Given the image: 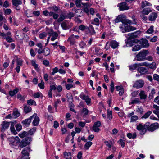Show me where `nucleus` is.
Returning a JSON list of instances; mask_svg holds the SVG:
<instances>
[{
	"label": "nucleus",
	"mask_w": 159,
	"mask_h": 159,
	"mask_svg": "<svg viewBox=\"0 0 159 159\" xmlns=\"http://www.w3.org/2000/svg\"><path fill=\"white\" fill-rule=\"evenodd\" d=\"M138 20H118L115 23L121 22L122 24L120 25L119 28L123 33L129 32L135 30L136 28L131 25H135L136 26L140 25L141 24L138 22Z\"/></svg>",
	"instance_id": "f257e3e1"
},
{
	"label": "nucleus",
	"mask_w": 159,
	"mask_h": 159,
	"mask_svg": "<svg viewBox=\"0 0 159 159\" xmlns=\"http://www.w3.org/2000/svg\"><path fill=\"white\" fill-rule=\"evenodd\" d=\"M149 122H147L145 124L140 123L137 125L136 129L139 131L141 135H144L147 132Z\"/></svg>",
	"instance_id": "f03ea898"
},
{
	"label": "nucleus",
	"mask_w": 159,
	"mask_h": 159,
	"mask_svg": "<svg viewBox=\"0 0 159 159\" xmlns=\"http://www.w3.org/2000/svg\"><path fill=\"white\" fill-rule=\"evenodd\" d=\"M149 53L148 50H143L139 52L136 56L135 59L137 61H142L145 60V57Z\"/></svg>",
	"instance_id": "7ed1b4c3"
},
{
	"label": "nucleus",
	"mask_w": 159,
	"mask_h": 159,
	"mask_svg": "<svg viewBox=\"0 0 159 159\" xmlns=\"http://www.w3.org/2000/svg\"><path fill=\"white\" fill-rule=\"evenodd\" d=\"M30 148L29 147L24 148L21 152V159H30L29 157V152L30 151Z\"/></svg>",
	"instance_id": "20e7f679"
},
{
	"label": "nucleus",
	"mask_w": 159,
	"mask_h": 159,
	"mask_svg": "<svg viewBox=\"0 0 159 159\" xmlns=\"http://www.w3.org/2000/svg\"><path fill=\"white\" fill-rule=\"evenodd\" d=\"M31 139L30 137H27L23 139L20 143V146L22 148L25 147L30 143Z\"/></svg>",
	"instance_id": "39448f33"
},
{
	"label": "nucleus",
	"mask_w": 159,
	"mask_h": 159,
	"mask_svg": "<svg viewBox=\"0 0 159 159\" xmlns=\"http://www.w3.org/2000/svg\"><path fill=\"white\" fill-rule=\"evenodd\" d=\"M48 30H47V31L50 36L52 37L51 38V40L52 41H54L57 38L58 36L56 32H54L52 29H48Z\"/></svg>",
	"instance_id": "423d86ee"
},
{
	"label": "nucleus",
	"mask_w": 159,
	"mask_h": 159,
	"mask_svg": "<svg viewBox=\"0 0 159 159\" xmlns=\"http://www.w3.org/2000/svg\"><path fill=\"white\" fill-rule=\"evenodd\" d=\"M148 125V130L150 131H153L159 128V124L157 123H152L151 125H150V123H149Z\"/></svg>",
	"instance_id": "0eeeda50"
},
{
	"label": "nucleus",
	"mask_w": 159,
	"mask_h": 159,
	"mask_svg": "<svg viewBox=\"0 0 159 159\" xmlns=\"http://www.w3.org/2000/svg\"><path fill=\"white\" fill-rule=\"evenodd\" d=\"M144 84V81L140 79L136 81L134 84L133 87L137 88H141L143 87Z\"/></svg>",
	"instance_id": "6e6552de"
},
{
	"label": "nucleus",
	"mask_w": 159,
	"mask_h": 159,
	"mask_svg": "<svg viewBox=\"0 0 159 159\" xmlns=\"http://www.w3.org/2000/svg\"><path fill=\"white\" fill-rule=\"evenodd\" d=\"M31 119H33V120L32 122L34 126L37 125L39 122V117L37 116V114L36 113H34L32 116H31Z\"/></svg>",
	"instance_id": "1a4fd4ad"
},
{
	"label": "nucleus",
	"mask_w": 159,
	"mask_h": 159,
	"mask_svg": "<svg viewBox=\"0 0 159 159\" xmlns=\"http://www.w3.org/2000/svg\"><path fill=\"white\" fill-rule=\"evenodd\" d=\"M117 6L121 11L127 10L129 9L127 4L125 2H123L118 4Z\"/></svg>",
	"instance_id": "9d476101"
},
{
	"label": "nucleus",
	"mask_w": 159,
	"mask_h": 159,
	"mask_svg": "<svg viewBox=\"0 0 159 159\" xmlns=\"http://www.w3.org/2000/svg\"><path fill=\"white\" fill-rule=\"evenodd\" d=\"M80 97L83 100H84L87 105L89 104L91 102V99L88 96L85 95L83 93L80 95Z\"/></svg>",
	"instance_id": "9b49d317"
},
{
	"label": "nucleus",
	"mask_w": 159,
	"mask_h": 159,
	"mask_svg": "<svg viewBox=\"0 0 159 159\" xmlns=\"http://www.w3.org/2000/svg\"><path fill=\"white\" fill-rule=\"evenodd\" d=\"M101 125V123L99 121L95 122L93 126V130L96 132H98L100 130L99 127Z\"/></svg>",
	"instance_id": "f8f14e48"
},
{
	"label": "nucleus",
	"mask_w": 159,
	"mask_h": 159,
	"mask_svg": "<svg viewBox=\"0 0 159 159\" xmlns=\"http://www.w3.org/2000/svg\"><path fill=\"white\" fill-rule=\"evenodd\" d=\"M140 43L142 48H147L149 45L148 41L145 39H141L140 41Z\"/></svg>",
	"instance_id": "ddd939ff"
},
{
	"label": "nucleus",
	"mask_w": 159,
	"mask_h": 159,
	"mask_svg": "<svg viewBox=\"0 0 159 159\" xmlns=\"http://www.w3.org/2000/svg\"><path fill=\"white\" fill-rule=\"evenodd\" d=\"M79 37V36L77 35H73L70 36L68 39L67 41L70 43V45H73L74 44L75 42V38L78 39Z\"/></svg>",
	"instance_id": "4468645a"
},
{
	"label": "nucleus",
	"mask_w": 159,
	"mask_h": 159,
	"mask_svg": "<svg viewBox=\"0 0 159 159\" xmlns=\"http://www.w3.org/2000/svg\"><path fill=\"white\" fill-rule=\"evenodd\" d=\"M140 33V31H137L133 33H129L128 34L129 36V39H134L138 37L139 36V34Z\"/></svg>",
	"instance_id": "2eb2a0df"
},
{
	"label": "nucleus",
	"mask_w": 159,
	"mask_h": 159,
	"mask_svg": "<svg viewBox=\"0 0 159 159\" xmlns=\"http://www.w3.org/2000/svg\"><path fill=\"white\" fill-rule=\"evenodd\" d=\"M109 45L112 48L115 49L119 46V43L115 40H112L109 42Z\"/></svg>",
	"instance_id": "dca6fc26"
},
{
	"label": "nucleus",
	"mask_w": 159,
	"mask_h": 159,
	"mask_svg": "<svg viewBox=\"0 0 159 159\" xmlns=\"http://www.w3.org/2000/svg\"><path fill=\"white\" fill-rule=\"evenodd\" d=\"M10 125L9 122L4 121L3 122L1 125V130L4 131L6 129L8 128Z\"/></svg>",
	"instance_id": "f3484780"
},
{
	"label": "nucleus",
	"mask_w": 159,
	"mask_h": 159,
	"mask_svg": "<svg viewBox=\"0 0 159 159\" xmlns=\"http://www.w3.org/2000/svg\"><path fill=\"white\" fill-rule=\"evenodd\" d=\"M31 120V117L30 116L28 118L25 119L22 121L21 123L25 126L28 127L30 125Z\"/></svg>",
	"instance_id": "a211bd4d"
},
{
	"label": "nucleus",
	"mask_w": 159,
	"mask_h": 159,
	"mask_svg": "<svg viewBox=\"0 0 159 159\" xmlns=\"http://www.w3.org/2000/svg\"><path fill=\"white\" fill-rule=\"evenodd\" d=\"M148 69L145 67H139L137 69L138 71L141 74H144L148 71Z\"/></svg>",
	"instance_id": "6ab92c4d"
},
{
	"label": "nucleus",
	"mask_w": 159,
	"mask_h": 159,
	"mask_svg": "<svg viewBox=\"0 0 159 159\" xmlns=\"http://www.w3.org/2000/svg\"><path fill=\"white\" fill-rule=\"evenodd\" d=\"M139 96L140 99L141 100H145L147 97V94H146L145 92L142 90H141L139 93Z\"/></svg>",
	"instance_id": "aec40b11"
},
{
	"label": "nucleus",
	"mask_w": 159,
	"mask_h": 159,
	"mask_svg": "<svg viewBox=\"0 0 159 159\" xmlns=\"http://www.w3.org/2000/svg\"><path fill=\"white\" fill-rule=\"evenodd\" d=\"M153 112L159 116V106L156 105H154L153 107Z\"/></svg>",
	"instance_id": "412c9836"
},
{
	"label": "nucleus",
	"mask_w": 159,
	"mask_h": 159,
	"mask_svg": "<svg viewBox=\"0 0 159 159\" xmlns=\"http://www.w3.org/2000/svg\"><path fill=\"white\" fill-rule=\"evenodd\" d=\"M157 14L155 12L151 13L149 16V20H155L157 17Z\"/></svg>",
	"instance_id": "4be33fe9"
},
{
	"label": "nucleus",
	"mask_w": 159,
	"mask_h": 159,
	"mask_svg": "<svg viewBox=\"0 0 159 159\" xmlns=\"http://www.w3.org/2000/svg\"><path fill=\"white\" fill-rule=\"evenodd\" d=\"M19 91V89L18 88H16L13 90H11L9 91V95L12 97L17 93Z\"/></svg>",
	"instance_id": "5701e85b"
},
{
	"label": "nucleus",
	"mask_w": 159,
	"mask_h": 159,
	"mask_svg": "<svg viewBox=\"0 0 159 159\" xmlns=\"http://www.w3.org/2000/svg\"><path fill=\"white\" fill-rule=\"evenodd\" d=\"M36 61L35 60H32L31 61L32 65L33 66L35 70L37 71H39V69L38 67V65L36 63Z\"/></svg>",
	"instance_id": "b1692460"
},
{
	"label": "nucleus",
	"mask_w": 159,
	"mask_h": 159,
	"mask_svg": "<svg viewBox=\"0 0 159 159\" xmlns=\"http://www.w3.org/2000/svg\"><path fill=\"white\" fill-rule=\"evenodd\" d=\"M115 20H128L126 18V16L123 14L118 15Z\"/></svg>",
	"instance_id": "393cba45"
},
{
	"label": "nucleus",
	"mask_w": 159,
	"mask_h": 159,
	"mask_svg": "<svg viewBox=\"0 0 159 159\" xmlns=\"http://www.w3.org/2000/svg\"><path fill=\"white\" fill-rule=\"evenodd\" d=\"M88 30L91 34H94L95 33L94 28L92 25H89Z\"/></svg>",
	"instance_id": "a878e982"
},
{
	"label": "nucleus",
	"mask_w": 159,
	"mask_h": 159,
	"mask_svg": "<svg viewBox=\"0 0 159 159\" xmlns=\"http://www.w3.org/2000/svg\"><path fill=\"white\" fill-rule=\"evenodd\" d=\"M152 4L146 1L143 2L141 3V7L144 8L146 6H152Z\"/></svg>",
	"instance_id": "bb28decb"
},
{
	"label": "nucleus",
	"mask_w": 159,
	"mask_h": 159,
	"mask_svg": "<svg viewBox=\"0 0 159 159\" xmlns=\"http://www.w3.org/2000/svg\"><path fill=\"white\" fill-rule=\"evenodd\" d=\"M20 114L16 109L14 110L12 114L13 118H16L20 116Z\"/></svg>",
	"instance_id": "cd10ccee"
},
{
	"label": "nucleus",
	"mask_w": 159,
	"mask_h": 159,
	"mask_svg": "<svg viewBox=\"0 0 159 159\" xmlns=\"http://www.w3.org/2000/svg\"><path fill=\"white\" fill-rule=\"evenodd\" d=\"M152 11V10L150 8H147L144 9L143 10L142 12L143 14L147 15Z\"/></svg>",
	"instance_id": "c85d7f7f"
},
{
	"label": "nucleus",
	"mask_w": 159,
	"mask_h": 159,
	"mask_svg": "<svg viewBox=\"0 0 159 159\" xmlns=\"http://www.w3.org/2000/svg\"><path fill=\"white\" fill-rule=\"evenodd\" d=\"M140 102V101L138 98H135L133 100H131V102L129 103V104L131 105L134 104H138Z\"/></svg>",
	"instance_id": "c756f323"
},
{
	"label": "nucleus",
	"mask_w": 159,
	"mask_h": 159,
	"mask_svg": "<svg viewBox=\"0 0 159 159\" xmlns=\"http://www.w3.org/2000/svg\"><path fill=\"white\" fill-rule=\"evenodd\" d=\"M107 116L108 119L110 120H111L113 118L112 111L108 110Z\"/></svg>",
	"instance_id": "7c9ffc66"
},
{
	"label": "nucleus",
	"mask_w": 159,
	"mask_h": 159,
	"mask_svg": "<svg viewBox=\"0 0 159 159\" xmlns=\"http://www.w3.org/2000/svg\"><path fill=\"white\" fill-rule=\"evenodd\" d=\"M61 26L65 30L69 29L70 27L68 23L66 22H63L61 24Z\"/></svg>",
	"instance_id": "2f4dec72"
},
{
	"label": "nucleus",
	"mask_w": 159,
	"mask_h": 159,
	"mask_svg": "<svg viewBox=\"0 0 159 159\" xmlns=\"http://www.w3.org/2000/svg\"><path fill=\"white\" fill-rule=\"evenodd\" d=\"M127 136L129 139H134L136 137V133H133V134L130 133H128L127 135Z\"/></svg>",
	"instance_id": "473e14b6"
},
{
	"label": "nucleus",
	"mask_w": 159,
	"mask_h": 159,
	"mask_svg": "<svg viewBox=\"0 0 159 159\" xmlns=\"http://www.w3.org/2000/svg\"><path fill=\"white\" fill-rule=\"evenodd\" d=\"M12 4L15 6H18L22 4L21 0H12Z\"/></svg>",
	"instance_id": "72a5a7b5"
},
{
	"label": "nucleus",
	"mask_w": 159,
	"mask_h": 159,
	"mask_svg": "<svg viewBox=\"0 0 159 159\" xmlns=\"http://www.w3.org/2000/svg\"><path fill=\"white\" fill-rule=\"evenodd\" d=\"M67 101L70 102H72L73 101V98L71 93H69L67 94Z\"/></svg>",
	"instance_id": "f704fd0d"
},
{
	"label": "nucleus",
	"mask_w": 159,
	"mask_h": 159,
	"mask_svg": "<svg viewBox=\"0 0 159 159\" xmlns=\"http://www.w3.org/2000/svg\"><path fill=\"white\" fill-rule=\"evenodd\" d=\"M92 144V142L90 141L88 142L84 145V148L86 150H88Z\"/></svg>",
	"instance_id": "c9c22d12"
},
{
	"label": "nucleus",
	"mask_w": 159,
	"mask_h": 159,
	"mask_svg": "<svg viewBox=\"0 0 159 159\" xmlns=\"http://www.w3.org/2000/svg\"><path fill=\"white\" fill-rule=\"evenodd\" d=\"M155 93L156 92L155 89H152L149 95L148 98L149 99H151L153 98L154 95L155 94Z\"/></svg>",
	"instance_id": "e433bc0d"
},
{
	"label": "nucleus",
	"mask_w": 159,
	"mask_h": 159,
	"mask_svg": "<svg viewBox=\"0 0 159 159\" xmlns=\"http://www.w3.org/2000/svg\"><path fill=\"white\" fill-rule=\"evenodd\" d=\"M10 129L13 134L15 135L17 134V132L15 129L14 125L13 123H11V125Z\"/></svg>",
	"instance_id": "4c0bfd02"
},
{
	"label": "nucleus",
	"mask_w": 159,
	"mask_h": 159,
	"mask_svg": "<svg viewBox=\"0 0 159 159\" xmlns=\"http://www.w3.org/2000/svg\"><path fill=\"white\" fill-rule=\"evenodd\" d=\"M105 143L106 146L108 147V150H111V146L113 145L112 142H109L108 141L105 142Z\"/></svg>",
	"instance_id": "58836bf2"
},
{
	"label": "nucleus",
	"mask_w": 159,
	"mask_h": 159,
	"mask_svg": "<svg viewBox=\"0 0 159 159\" xmlns=\"http://www.w3.org/2000/svg\"><path fill=\"white\" fill-rule=\"evenodd\" d=\"M24 111L25 113H27L30 112L32 111L31 108L28 106H25L24 107Z\"/></svg>",
	"instance_id": "ea45409f"
},
{
	"label": "nucleus",
	"mask_w": 159,
	"mask_h": 159,
	"mask_svg": "<svg viewBox=\"0 0 159 159\" xmlns=\"http://www.w3.org/2000/svg\"><path fill=\"white\" fill-rule=\"evenodd\" d=\"M43 53L46 56L49 55L50 53V51L49 49L48 48H44L43 50Z\"/></svg>",
	"instance_id": "a19ab883"
},
{
	"label": "nucleus",
	"mask_w": 159,
	"mask_h": 159,
	"mask_svg": "<svg viewBox=\"0 0 159 159\" xmlns=\"http://www.w3.org/2000/svg\"><path fill=\"white\" fill-rule=\"evenodd\" d=\"M36 128L35 127L33 128L30 129L28 132V135L30 134L31 135H33L36 132Z\"/></svg>",
	"instance_id": "79ce46f5"
},
{
	"label": "nucleus",
	"mask_w": 159,
	"mask_h": 159,
	"mask_svg": "<svg viewBox=\"0 0 159 159\" xmlns=\"http://www.w3.org/2000/svg\"><path fill=\"white\" fill-rule=\"evenodd\" d=\"M137 67H138L137 64H134L129 66V69L131 70H135Z\"/></svg>",
	"instance_id": "37998d69"
},
{
	"label": "nucleus",
	"mask_w": 159,
	"mask_h": 159,
	"mask_svg": "<svg viewBox=\"0 0 159 159\" xmlns=\"http://www.w3.org/2000/svg\"><path fill=\"white\" fill-rule=\"evenodd\" d=\"M28 135V133L27 132L24 131L21 133L19 134V136L21 138H23Z\"/></svg>",
	"instance_id": "c03bdc74"
},
{
	"label": "nucleus",
	"mask_w": 159,
	"mask_h": 159,
	"mask_svg": "<svg viewBox=\"0 0 159 159\" xmlns=\"http://www.w3.org/2000/svg\"><path fill=\"white\" fill-rule=\"evenodd\" d=\"M142 47L139 45H136L133 48L132 50L133 51H136L141 49Z\"/></svg>",
	"instance_id": "a18cd8bd"
},
{
	"label": "nucleus",
	"mask_w": 159,
	"mask_h": 159,
	"mask_svg": "<svg viewBox=\"0 0 159 159\" xmlns=\"http://www.w3.org/2000/svg\"><path fill=\"white\" fill-rule=\"evenodd\" d=\"M27 103L30 105H34L36 106V103L35 101L32 99L28 100Z\"/></svg>",
	"instance_id": "49530a36"
},
{
	"label": "nucleus",
	"mask_w": 159,
	"mask_h": 159,
	"mask_svg": "<svg viewBox=\"0 0 159 159\" xmlns=\"http://www.w3.org/2000/svg\"><path fill=\"white\" fill-rule=\"evenodd\" d=\"M150 68L155 69L156 68V64L155 62H153L151 64H149L148 66Z\"/></svg>",
	"instance_id": "de8ad7c7"
},
{
	"label": "nucleus",
	"mask_w": 159,
	"mask_h": 159,
	"mask_svg": "<svg viewBox=\"0 0 159 159\" xmlns=\"http://www.w3.org/2000/svg\"><path fill=\"white\" fill-rule=\"evenodd\" d=\"M152 112L148 111L142 117V118L146 119L149 117L150 115L151 114Z\"/></svg>",
	"instance_id": "09e8293b"
},
{
	"label": "nucleus",
	"mask_w": 159,
	"mask_h": 159,
	"mask_svg": "<svg viewBox=\"0 0 159 159\" xmlns=\"http://www.w3.org/2000/svg\"><path fill=\"white\" fill-rule=\"evenodd\" d=\"M138 119V117L136 115H134L130 119V122H133L136 121Z\"/></svg>",
	"instance_id": "8fccbe9b"
},
{
	"label": "nucleus",
	"mask_w": 159,
	"mask_h": 159,
	"mask_svg": "<svg viewBox=\"0 0 159 159\" xmlns=\"http://www.w3.org/2000/svg\"><path fill=\"white\" fill-rule=\"evenodd\" d=\"M38 86L41 89H43L44 88V83L43 80H42L40 83L38 84Z\"/></svg>",
	"instance_id": "3c124183"
},
{
	"label": "nucleus",
	"mask_w": 159,
	"mask_h": 159,
	"mask_svg": "<svg viewBox=\"0 0 159 159\" xmlns=\"http://www.w3.org/2000/svg\"><path fill=\"white\" fill-rule=\"evenodd\" d=\"M42 96V94L40 92L35 93L33 94V96L35 98H38Z\"/></svg>",
	"instance_id": "603ef678"
},
{
	"label": "nucleus",
	"mask_w": 159,
	"mask_h": 159,
	"mask_svg": "<svg viewBox=\"0 0 159 159\" xmlns=\"http://www.w3.org/2000/svg\"><path fill=\"white\" fill-rule=\"evenodd\" d=\"M91 23L93 25L98 26L99 25L100 22L99 20H91Z\"/></svg>",
	"instance_id": "864d4df0"
},
{
	"label": "nucleus",
	"mask_w": 159,
	"mask_h": 159,
	"mask_svg": "<svg viewBox=\"0 0 159 159\" xmlns=\"http://www.w3.org/2000/svg\"><path fill=\"white\" fill-rule=\"evenodd\" d=\"M114 89V83L113 81H112L111 83L110 88V91L111 93H113V92Z\"/></svg>",
	"instance_id": "5fc2aeb1"
},
{
	"label": "nucleus",
	"mask_w": 159,
	"mask_h": 159,
	"mask_svg": "<svg viewBox=\"0 0 159 159\" xmlns=\"http://www.w3.org/2000/svg\"><path fill=\"white\" fill-rule=\"evenodd\" d=\"M16 139H18L19 140H20L19 139L18 137H16L15 139L14 138H12L11 139V141L12 142V145H16V144H17V142H16ZM20 141V140H19V141Z\"/></svg>",
	"instance_id": "6e6d98bb"
},
{
	"label": "nucleus",
	"mask_w": 159,
	"mask_h": 159,
	"mask_svg": "<svg viewBox=\"0 0 159 159\" xmlns=\"http://www.w3.org/2000/svg\"><path fill=\"white\" fill-rule=\"evenodd\" d=\"M154 32L153 26H151L150 28L147 30L146 33L148 34H152Z\"/></svg>",
	"instance_id": "4d7b16f0"
},
{
	"label": "nucleus",
	"mask_w": 159,
	"mask_h": 159,
	"mask_svg": "<svg viewBox=\"0 0 159 159\" xmlns=\"http://www.w3.org/2000/svg\"><path fill=\"white\" fill-rule=\"evenodd\" d=\"M138 67L141 66H149V64L146 62H142L140 63L137 64Z\"/></svg>",
	"instance_id": "13d9d810"
},
{
	"label": "nucleus",
	"mask_w": 159,
	"mask_h": 159,
	"mask_svg": "<svg viewBox=\"0 0 159 159\" xmlns=\"http://www.w3.org/2000/svg\"><path fill=\"white\" fill-rule=\"evenodd\" d=\"M47 34L45 32H43L39 34V37L41 39H43L44 37H46Z\"/></svg>",
	"instance_id": "bf43d9fd"
},
{
	"label": "nucleus",
	"mask_w": 159,
	"mask_h": 159,
	"mask_svg": "<svg viewBox=\"0 0 159 159\" xmlns=\"http://www.w3.org/2000/svg\"><path fill=\"white\" fill-rule=\"evenodd\" d=\"M16 130L18 131H20L22 129V126L20 124H18L16 125Z\"/></svg>",
	"instance_id": "052dcab7"
},
{
	"label": "nucleus",
	"mask_w": 159,
	"mask_h": 159,
	"mask_svg": "<svg viewBox=\"0 0 159 159\" xmlns=\"http://www.w3.org/2000/svg\"><path fill=\"white\" fill-rule=\"evenodd\" d=\"M58 71V69L57 67H55L52 69V71L51 72V74L53 75L55 73H57Z\"/></svg>",
	"instance_id": "680f3d73"
},
{
	"label": "nucleus",
	"mask_w": 159,
	"mask_h": 159,
	"mask_svg": "<svg viewBox=\"0 0 159 159\" xmlns=\"http://www.w3.org/2000/svg\"><path fill=\"white\" fill-rule=\"evenodd\" d=\"M118 143H119L121 145V146L122 147H125V143L124 142V141L123 140V139H120L118 141Z\"/></svg>",
	"instance_id": "e2e57ef3"
},
{
	"label": "nucleus",
	"mask_w": 159,
	"mask_h": 159,
	"mask_svg": "<svg viewBox=\"0 0 159 159\" xmlns=\"http://www.w3.org/2000/svg\"><path fill=\"white\" fill-rule=\"evenodd\" d=\"M154 79L159 82V75L155 74L153 75Z\"/></svg>",
	"instance_id": "0e129e2a"
},
{
	"label": "nucleus",
	"mask_w": 159,
	"mask_h": 159,
	"mask_svg": "<svg viewBox=\"0 0 159 159\" xmlns=\"http://www.w3.org/2000/svg\"><path fill=\"white\" fill-rule=\"evenodd\" d=\"M73 87V84L70 83L67 84H66V89L67 90H70V89Z\"/></svg>",
	"instance_id": "69168bd1"
},
{
	"label": "nucleus",
	"mask_w": 159,
	"mask_h": 159,
	"mask_svg": "<svg viewBox=\"0 0 159 159\" xmlns=\"http://www.w3.org/2000/svg\"><path fill=\"white\" fill-rule=\"evenodd\" d=\"M88 28V27L87 26H84L83 25H81L80 26H79V28L80 30H85L86 29H87Z\"/></svg>",
	"instance_id": "338daca9"
},
{
	"label": "nucleus",
	"mask_w": 159,
	"mask_h": 159,
	"mask_svg": "<svg viewBox=\"0 0 159 159\" xmlns=\"http://www.w3.org/2000/svg\"><path fill=\"white\" fill-rule=\"evenodd\" d=\"M136 111L140 114H142L143 112V109L141 107H138L136 110Z\"/></svg>",
	"instance_id": "774afa93"
}]
</instances>
